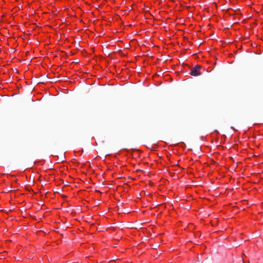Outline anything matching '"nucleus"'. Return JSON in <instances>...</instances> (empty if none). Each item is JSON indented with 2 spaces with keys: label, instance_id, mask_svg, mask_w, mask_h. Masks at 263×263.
Segmentation results:
<instances>
[{
  "label": "nucleus",
  "instance_id": "obj_1",
  "mask_svg": "<svg viewBox=\"0 0 263 263\" xmlns=\"http://www.w3.org/2000/svg\"><path fill=\"white\" fill-rule=\"evenodd\" d=\"M201 67L197 65L195 67L193 68L191 70L190 74L193 76H197L200 74L201 72L200 69Z\"/></svg>",
  "mask_w": 263,
  "mask_h": 263
}]
</instances>
